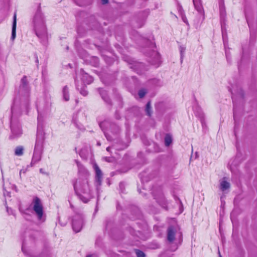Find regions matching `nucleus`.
I'll return each mask as SVG.
<instances>
[{
    "instance_id": "obj_29",
    "label": "nucleus",
    "mask_w": 257,
    "mask_h": 257,
    "mask_svg": "<svg viewBox=\"0 0 257 257\" xmlns=\"http://www.w3.org/2000/svg\"><path fill=\"white\" fill-rule=\"evenodd\" d=\"M87 257H95L94 255H88Z\"/></svg>"
},
{
    "instance_id": "obj_8",
    "label": "nucleus",
    "mask_w": 257,
    "mask_h": 257,
    "mask_svg": "<svg viewBox=\"0 0 257 257\" xmlns=\"http://www.w3.org/2000/svg\"><path fill=\"white\" fill-rule=\"evenodd\" d=\"M41 151L34 150V155L31 162L32 165L36 164L41 160Z\"/></svg>"
},
{
    "instance_id": "obj_19",
    "label": "nucleus",
    "mask_w": 257,
    "mask_h": 257,
    "mask_svg": "<svg viewBox=\"0 0 257 257\" xmlns=\"http://www.w3.org/2000/svg\"><path fill=\"white\" fill-rule=\"evenodd\" d=\"M146 111L147 114L149 116H151L152 112L151 111V102H148L147 103V104L146 105Z\"/></svg>"
},
{
    "instance_id": "obj_6",
    "label": "nucleus",
    "mask_w": 257,
    "mask_h": 257,
    "mask_svg": "<svg viewBox=\"0 0 257 257\" xmlns=\"http://www.w3.org/2000/svg\"><path fill=\"white\" fill-rule=\"evenodd\" d=\"M175 234L176 230L174 227H169L167 230V239L169 242H172L174 240Z\"/></svg>"
},
{
    "instance_id": "obj_27",
    "label": "nucleus",
    "mask_w": 257,
    "mask_h": 257,
    "mask_svg": "<svg viewBox=\"0 0 257 257\" xmlns=\"http://www.w3.org/2000/svg\"><path fill=\"white\" fill-rule=\"evenodd\" d=\"M104 123H105V122H101V123L99 124L100 127L101 128H102V125H103Z\"/></svg>"
},
{
    "instance_id": "obj_9",
    "label": "nucleus",
    "mask_w": 257,
    "mask_h": 257,
    "mask_svg": "<svg viewBox=\"0 0 257 257\" xmlns=\"http://www.w3.org/2000/svg\"><path fill=\"white\" fill-rule=\"evenodd\" d=\"M11 129L12 133V135L10 137L11 138L14 139L18 137L22 134L21 128L20 127H14V126H12Z\"/></svg>"
},
{
    "instance_id": "obj_32",
    "label": "nucleus",
    "mask_w": 257,
    "mask_h": 257,
    "mask_svg": "<svg viewBox=\"0 0 257 257\" xmlns=\"http://www.w3.org/2000/svg\"><path fill=\"white\" fill-rule=\"evenodd\" d=\"M13 109H14V108H13H13H12V112H13Z\"/></svg>"
},
{
    "instance_id": "obj_22",
    "label": "nucleus",
    "mask_w": 257,
    "mask_h": 257,
    "mask_svg": "<svg viewBox=\"0 0 257 257\" xmlns=\"http://www.w3.org/2000/svg\"><path fill=\"white\" fill-rule=\"evenodd\" d=\"M146 93V91L144 89L140 90L139 91V95L140 98H143V97H144Z\"/></svg>"
},
{
    "instance_id": "obj_14",
    "label": "nucleus",
    "mask_w": 257,
    "mask_h": 257,
    "mask_svg": "<svg viewBox=\"0 0 257 257\" xmlns=\"http://www.w3.org/2000/svg\"><path fill=\"white\" fill-rule=\"evenodd\" d=\"M230 188V184L225 180H222L220 183V189L221 191H224L225 190Z\"/></svg>"
},
{
    "instance_id": "obj_2",
    "label": "nucleus",
    "mask_w": 257,
    "mask_h": 257,
    "mask_svg": "<svg viewBox=\"0 0 257 257\" xmlns=\"http://www.w3.org/2000/svg\"><path fill=\"white\" fill-rule=\"evenodd\" d=\"M34 25L37 36L41 39H46L47 37V31L44 18L41 14H37L35 16Z\"/></svg>"
},
{
    "instance_id": "obj_5",
    "label": "nucleus",
    "mask_w": 257,
    "mask_h": 257,
    "mask_svg": "<svg viewBox=\"0 0 257 257\" xmlns=\"http://www.w3.org/2000/svg\"><path fill=\"white\" fill-rule=\"evenodd\" d=\"M83 220L81 216H77L73 220V229L76 232H78L81 230Z\"/></svg>"
},
{
    "instance_id": "obj_12",
    "label": "nucleus",
    "mask_w": 257,
    "mask_h": 257,
    "mask_svg": "<svg viewBox=\"0 0 257 257\" xmlns=\"http://www.w3.org/2000/svg\"><path fill=\"white\" fill-rule=\"evenodd\" d=\"M43 141L42 139L37 138L35 147V151H42Z\"/></svg>"
},
{
    "instance_id": "obj_24",
    "label": "nucleus",
    "mask_w": 257,
    "mask_h": 257,
    "mask_svg": "<svg viewBox=\"0 0 257 257\" xmlns=\"http://www.w3.org/2000/svg\"><path fill=\"white\" fill-rule=\"evenodd\" d=\"M80 93L84 96H86L87 94V91L85 90H81Z\"/></svg>"
},
{
    "instance_id": "obj_26",
    "label": "nucleus",
    "mask_w": 257,
    "mask_h": 257,
    "mask_svg": "<svg viewBox=\"0 0 257 257\" xmlns=\"http://www.w3.org/2000/svg\"><path fill=\"white\" fill-rule=\"evenodd\" d=\"M101 1L103 4H106L108 3V0H101Z\"/></svg>"
},
{
    "instance_id": "obj_20",
    "label": "nucleus",
    "mask_w": 257,
    "mask_h": 257,
    "mask_svg": "<svg viewBox=\"0 0 257 257\" xmlns=\"http://www.w3.org/2000/svg\"><path fill=\"white\" fill-rule=\"evenodd\" d=\"M136 253L138 257H145V254L144 252L140 250H136Z\"/></svg>"
},
{
    "instance_id": "obj_3",
    "label": "nucleus",
    "mask_w": 257,
    "mask_h": 257,
    "mask_svg": "<svg viewBox=\"0 0 257 257\" xmlns=\"http://www.w3.org/2000/svg\"><path fill=\"white\" fill-rule=\"evenodd\" d=\"M33 209L37 214L38 219L41 220L43 215V205L41 200L38 197H35L32 201Z\"/></svg>"
},
{
    "instance_id": "obj_33",
    "label": "nucleus",
    "mask_w": 257,
    "mask_h": 257,
    "mask_svg": "<svg viewBox=\"0 0 257 257\" xmlns=\"http://www.w3.org/2000/svg\"><path fill=\"white\" fill-rule=\"evenodd\" d=\"M220 257H222V256L220 255Z\"/></svg>"
},
{
    "instance_id": "obj_31",
    "label": "nucleus",
    "mask_w": 257,
    "mask_h": 257,
    "mask_svg": "<svg viewBox=\"0 0 257 257\" xmlns=\"http://www.w3.org/2000/svg\"><path fill=\"white\" fill-rule=\"evenodd\" d=\"M109 149H110V148L109 147H107L106 150L107 151H109Z\"/></svg>"
},
{
    "instance_id": "obj_10",
    "label": "nucleus",
    "mask_w": 257,
    "mask_h": 257,
    "mask_svg": "<svg viewBox=\"0 0 257 257\" xmlns=\"http://www.w3.org/2000/svg\"><path fill=\"white\" fill-rule=\"evenodd\" d=\"M82 80L84 82V83L89 84L91 83L93 79V78L89 75L86 73H84L83 72L82 73Z\"/></svg>"
},
{
    "instance_id": "obj_25",
    "label": "nucleus",
    "mask_w": 257,
    "mask_h": 257,
    "mask_svg": "<svg viewBox=\"0 0 257 257\" xmlns=\"http://www.w3.org/2000/svg\"><path fill=\"white\" fill-rule=\"evenodd\" d=\"M26 169H22L20 171V176H21L22 173H25L26 172Z\"/></svg>"
},
{
    "instance_id": "obj_21",
    "label": "nucleus",
    "mask_w": 257,
    "mask_h": 257,
    "mask_svg": "<svg viewBox=\"0 0 257 257\" xmlns=\"http://www.w3.org/2000/svg\"><path fill=\"white\" fill-rule=\"evenodd\" d=\"M100 93L101 94V95L102 96V98L107 102H108V98L107 97H106V96H105V92L103 90H101L100 92Z\"/></svg>"
},
{
    "instance_id": "obj_1",
    "label": "nucleus",
    "mask_w": 257,
    "mask_h": 257,
    "mask_svg": "<svg viewBox=\"0 0 257 257\" xmlns=\"http://www.w3.org/2000/svg\"><path fill=\"white\" fill-rule=\"evenodd\" d=\"M74 189L79 196V198L84 203H87L88 200L90 190L88 182L86 179L84 180L79 179L74 184Z\"/></svg>"
},
{
    "instance_id": "obj_15",
    "label": "nucleus",
    "mask_w": 257,
    "mask_h": 257,
    "mask_svg": "<svg viewBox=\"0 0 257 257\" xmlns=\"http://www.w3.org/2000/svg\"><path fill=\"white\" fill-rule=\"evenodd\" d=\"M68 88L65 86L63 89V98L65 101H68L69 99Z\"/></svg>"
},
{
    "instance_id": "obj_23",
    "label": "nucleus",
    "mask_w": 257,
    "mask_h": 257,
    "mask_svg": "<svg viewBox=\"0 0 257 257\" xmlns=\"http://www.w3.org/2000/svg\"><path fill=\"white\" fill-rule=\"evenodd\" d=\"M181 7H179V11L181 13V14L182 15V20L183 21L185 22V23H186V18L184 16H183L182 15V11H181Z\"/></svg>"
},
{
    "instance_id": "obj_17",
    "label": "nucleus",
    "mask_w": 257,
    "mask_h": 257,
    "mask_svg": "<svg viewBox=\"0 0 257 257\" xmlns=\"http://www.w3.org/2000/svg\"><path fill=\"white\" fill-rule=\"evenodd\" d=\"M23 150L22 147H18L15 149V154L17 156H22L23 154Z\"/></svg>"
},
{
    "instance_id": "obj_7",
    "label": "nucleus",
    "mask_w": 257,
    "mask_h": 257,
    "mask_svg": "<svg viewBox=\"0 0 257 257\" xmlns=\"http://www.w3.org/2000/svg\"><path fill=\"white\" fill-rule=\"evenodd\" d=\"M93 167L95 171L96 182L98 185H100L102 176L101 171L96 164L94 165Z\"/></svg>"
},
{
    "instance_id": "obj_18",
    "label": "nucleus",
    "mask_w": 257,
    "mask_h": 257,
    "mask_svg": "<svg viewBox=\"0 0 257 257\" xmlns=\"http://www.w3.org/2000/svg\"><path fill=\"white\" fill-rule=\"evenodd\" d=\"M179 50L180 52V55H181V62L183 61V59L184 56V53L186 50V47L183 46H180L179 47Z\"/></svg>"
},
{
    "instance_id": "obj_16",
    "label": "nucleus",
    "mask_w": 257,
    "mask_h": 257,
    "mask_svg": "<svg viewBox=\"0 0 257 257\" xmlns=\"http://www.w3.org/2000/svg\"><path fill=\"white\" fill-rule=\"evenodd\" d=\"M172 138L170 135L167 134L165 138V144L166 146L168 147L172 143Z\"/></svg>"
},
{
    "instance_id": "obj_11",
    "label": "nucleus",
    "mask_w": 257,
    "mask_h": 257,
    "mask_svg": "<svg viewBox=\"0 0 257 257\" xmlns=\"http://www.w3.org/2000/svg\"><path fill=\"white\" fill-rule=\"evenodd\" d=\"M16 36V14L14 16L11 39L14 40Z\"/></svg>"
},
{
    "instance_id": "obj_13",
    "label": "nucleus",
    "mask_w": 257,
    "mask_h": 257,
    "mask_svg": "<svg viewBox=\"0 0 257 257\" xmlns=\"http://www.w3.org/2000/svg\"><path fill=\"white\" fill-rule=\"evenodd\" d=\"M193 2L196 10L200 13L202 12L203 7L200 0H193Z\"/></svg>"
},
{
    "instance_id": "obj_4",
    "label": "nucleus",
    "mask_w": 257,
    "mask_h": 257,
    "mask_svg": "<svg viewBox=\"0 0 257 257\" xmlns=\"http://www.w3.org/2000/svg\"><path fill=\"white\" fill-rule=\"evenodd\" d=\"M28 82L27 77L24 76L21 79V84L20 86L19 92L21 94H24L25 96L29 95V89L27 86Z\"/></svg>"
},
{
    "instance_id": "obj_30",
    "label": "nucleus",
    "mask_w": 257,
    "mask_h": 257,
    "mask_svg": "<svg viewBox=\"0 0 257 257\" xmlns=\"http://www.w3.org/2000/svg\"><path fill=\"white\" fill-rule=\"evenodd\" d=\"M38 121L40 122V116H38Z\"/></svg>"
},
{
    "instance_id": "obj_28",
    "label": "nucleus",
    "mask_w": 257,
    "mask_h": 257,
    "mask_svg": "<svg viewBox=\"0 0 257 257\" xmlns=\"http://www.w3.org/2000/svg\"><path fill=\"white\" fill-rule=\"evenodd\" d=\"M40 172L41 173H42V174H45V172L43 171V169H40Z\"/></svg>"
}]
</instances>
